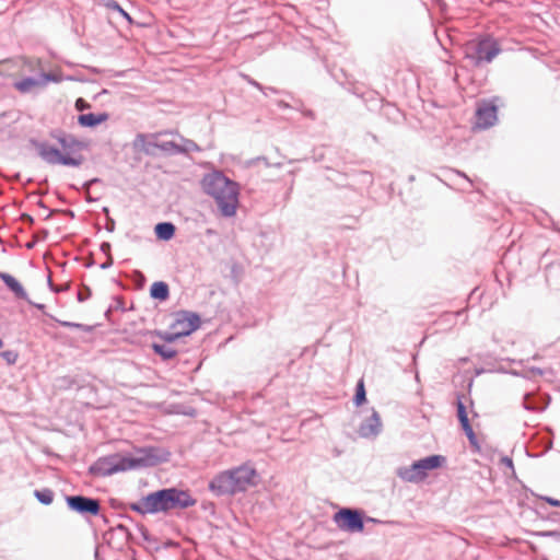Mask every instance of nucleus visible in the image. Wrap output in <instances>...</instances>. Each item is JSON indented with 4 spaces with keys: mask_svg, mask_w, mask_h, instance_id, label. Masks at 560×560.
Segmentation results:
<instances>
[{
    "mask_svg": "<svg viewBox=\"0 0 560 560\" xmlns=\"http://www.w3.org/2000/svg\"><path fill=\"white\" fill-rule=\"evenodd\" d=\"M50 136L58 141L65 153L45 141H39L34 138H31L28 141L30 144L36 149L37 154L43 161L50 165L61 164L74 167L83 163L84 158L81 151L86 147L84 142L62 130H54Z\"/></svg>",
    "mask_w": 560,
    "mask_h": 560,
    "instance_id": "nucleus-1",
    "label": "nucleus"
},
{
    "mask_svg": "<svg viewBox=\"0 0 560 560\" xmlns=\"http://www.w3.org/2000/svg\"><path fill=\"white\" fill-rule=\"evenodd\" d=\"M196 503L197 500L188 491L171 487L151 492L129 506L133 512L145 515L167 513L176 509H188L196 505Z\"/></svg>",
    "mask_w": 560,
    "mask_h": 560,
    "instance_id": "nucleus-2",
    "label": "nucleus"
},
{
    "mask_svg": "<svg viewBox=\"0 0 560 560\" xmlns=\"http://www.w3.org/2000/svg\"><path fill=\"white\" fill-rule=\"evenodd\" d=\"M203 191L212 197L221 215H235L238 206L240 186L222 172L214 171L206 174L201 180Z\"/></svg>",
    "mask_w": 560,
    "mask_h": 560,
    "instance_id": "nucleus-3",
    "label": "nucleus"
},
{
    "mask_svg": "<svg viewBox=\"0 0 560 560\" xmlns=\"http://www.w3.org/2000/svg\"><path fill=\"white\" fill-rule=\"evenodd\" d=\"M257 470L248 463L215 475L209 482V490L217 497L234 495L256 485Z\"/></svg>",
    "mask_w": 560,
    "mask_h": 560,
    "instance_id": "nucleus-4",
    "label": "nucleus"
},
{
    "mask_svg": "<svg viewBox=\"0 0 560 560\" xmlns=\"http://www.w3.org/2000/svg\"><path fill=\"white\" fill-rule=\"evenodd\" d=\"M445 462L446 458L443 455H430L413 462L410 466L397 468L396 475L406 482L418 483L428 477L429 470L442 467Z\"/></svg>",
    "mask_w": 560,
    "mask_h": 560,
    "instance_id": "nucleus-5",
    "label": "nucleus"
},
{
    "mask_svg": "<svg viewBox=\"0 0 560 560\" xmlns=\"http://www.w3.org/2000/svg\"><path fill=\"white\" fill-rule=\"evenodd\" d=\"M501 52L500 45L491 37L482 38L466 47L465 57L476 67L490 63Z\"/></svg>",
    "mask_w": 560,
    "mask_h": 560,
    "instance_id": "nucleus-6",
    "label": "nucleus"
},
{
    "mask_svg": "<svg viewBox=\"0 0 560 560\" xmlns=\"http://www.w3.org/2000/svg\"><path fill=\"white\" fill-rule=\"evenodd\" d=\"M127 470H131L129 456L119 454L100 457L89 467V474L93 477H107Z\"/></svg>",
    "mask_w": 560,
    "mask_h": 560,
    "instance_id": "nucleus-7",
    "label": "nucleus"
},
{
    "mask_svg": "<svg viewBox=\"0 0 560 560\" xmlns=\"http://www.w3.org/2000/svg\"><path fill=\"white\" fill-rule=\"evenodd\" d=\"M139 456H129L130 469L151 467L170 459L171 453L160 446H148L138 450Z\"/></svg>",
    "mask_w": 560,
    "mask_h": 560,
    "instance_id": "nucleus-8",
    "label": "nucleus"
},
{
    "mask_svg": "<svg viewBox=\"0 0 560 560\" xmlns=\"http://www.w3.org/2000/svg\"><path fill=\"white\" fill-rule=\"evenodd\" d=\"M338 528L349 533H360L364 529V513L361 510L343 508L334 515Z\"/></svg>",
    "mask_w": 560,
    "mask_h": 560,
    "instance_id": "nucleus-9",
    "label": "nucleus"
},
{
    "mask_svg": "<svg viewBox=\"0 0 560 560\" xmlns=\"http://www.w3.org/2000/svg\"><path fill=\"white\" fill-rule=\"evenodd\" d=\"M66 503L69 510L83 517L97 516L101 512V502L95 498L82 494L67 495Z\"/></svg>",
    "mask_w": 560,
    "mask_h": 560,
    "instance_id": "nucleus-10",
    "label": "nucleus"
},
{
    "mask_svg": "<svg viewBox=\"0 0 560 560\" xmlns=\"http://www.w3.org/2000/svg\"><path fill=\"white\" fill-rule=\"evenodd\" d=\"M499 97L482 100L478 103L476 109V126L480 129H488L495 125L498 120Z\"/></svg>",
    "mask_w": 560,
    "mask_h": 560,
    "instance_id": "nucleus-11",
    "label": "nucleus"
},
{
    "mask_svg": "<svg viewBox=\"0 0 560 560\" xmlns=\"http://www.w3.org/2000/svg\"><path fill=\"white\" fill-rule=\"evenodd\" d=\"M200 326V316L197 313L182 311L177 314L173 327L179 331L182 336H188Z\"/></svg>",
    "mask_w": 560,
    "mask_h": 560,
    "instance_id": "nucleus-12",
    "label": "nucleus"
},
{
    "mask_svg": "<svg viewBox=\"0 0 560 560\" xmlns=\"http://www.w3.org/2000/svg\"><path fill=\"white\" fill-rule=\"evenodd\" d=\"M135 144H141L147 154H153L152 149H159L171 155L178 154V143L174 141H147V136L143 133L137 135Z\"/></svg>",
    "mask_w": 560,
    "mask_h": 560,
    "instance_id": "nucleus-13",
    "label": "nucleus"
},
{
    "mask_svg": "<svg viewBox=\"0 0 560 560\" xmlns=\"http://www.w3.org/2000/svg\"><path fill=\"white\" fill-rule=\"evenodd\" d=\"M382 431V421L377 411L365 419L359 427V435L361 438L370 439L377 436Z\"/></svg>",
    "mask_w": 560,
    "mask_h": 560,
    "instance_id": "nucleus-14",
    "label": "nucleus"
},
{
    "mask_svg": "<svg viewBox=\"0 0 560 560\" xmlns=\"http://www.w3.org/2000/svg\"><path fill=\"white\" fill-rule=\"evenodd\" d=\"M0 279L3 281V283L14 294L16 299L24 300L27 303H32L23 285L13 276L7 272H0Z\"/></svg>",
    "mask_w": 560,
    "mask_h": 560,
    "instance_id": "nucleus-15",
    "label": "nucleus"
},
{
    "mask_svg": "<svg viewBox=\"0 0 560 560\" xmlns=\"http://www.w3.org/2000/svg\"><path fill=\"white\" fill-rule=\"evenodd\" d=\"M107 119H108L107 113H98V114L88 113V114L79 115L78 124L81 127L93 128V127H96V126L101 125L102 122L106 121Z\"/></svg>",
    "mask_w": 560,
    "mask_h": 560,
    "instance_id": "nucleus-16",
    "label": "nucleus"
},
{
    "mask_svg": "<svg viewBox=\"0 0 560 560\" xmlns=\"http://www.w3.org/2000/svg\"><path fill=\"white\" fill-rule=\"evenodd\" d=\"M544 401H546L544 398L527 393L523 398V407L528 411H542L547 407Z\"/></svg>",
    "mask_w": 560,
    "mask_h": 560,
    "instance_id": "nucleus-17",
    "label": "nucleus"
},
{
    "mask_svg": "<svg viewBox=\"0 0 560 560\" xmlns=\"http://www.w3.org/2000/svg\"><path fill=\"white\" fill-rule=\"evenodd\" d=\"M14 86L21 93H30L35 88H43V80L35 77H25L14 83Z\"/></svg>",
    "mask_w": 560,
    "mask_h": 560,
    "instance_id": "nucleus-18",
    "label": "nucleus"
},
{
    "mask_svg": "<svg viewBox=\"0 0 560 560\" xmlns=\"http://www.w3.org/2000/svg\"><path fill=\"white\" fill-rule=\"evenodd\" d=\"M176 228L172 222H160L155 225L154 232L159 240L170 241L175 235Z\"/></svg>",
    "mask_w": 560,
    "mask_h": 560,
    "instance_id": "nucleus-19",
    "label": "nucleus"
},
{
    "mask_svg": "<svg viewBox=\"0 0 560 560\" xmlns=\"http://www.w3.org/2000/svg\"><path fill=\"white\" fill-rule=\"evenodd\" d=\"M150 295L154 300L165 301L170 296L168 284L164 281H156L150 288Z\"/></svg>",
    "mask_w": 560,
    "mask_h": 560,
    "instance_id": "nucleus-20",
    "label": "nucleus"
},
{
    "mask_svg": "<svg viewBox=\"0 0 560 560\" xmlns=\"http://www.w3.org/2000/svg\"><path fill=\"white\" fill-rule=\"evenodd\" d=\"M465 396L463 394H457L456 396V416L459 421L460 427H464L466 424H470L469 418H468V411L466 401H464Z\"/></svg>",
    "mask_w": 560,
    "mask_h": 560,
    "instance_id": "nucleus-21",
    "label": "nucleus"
},
{
    "mask_svg": "<svg viewBox=\"0 0 560 560\" xmlns=\"http://www.w3.org/2000/svg\"><path fill=\"white\" fill-rule=\"evenodd\" d=\"M152 349L154 353L159 354L163 360L167 361L176 357L177 351L172 347L161 343H153Z\"/></svg>",
    "mask_w": 560,
    "mask_h": 560,
    "instance_id": "nucleus-22",
    "label": "nucleus"
},
{
    "mask_svg": "<svg viewBox=\"0 0 560 560\" xmlns=\"http://www.w3.org/2000/svg\"><path fill=\"white\" fill-rule=\"evenodd\" d=\"M34 495L42 504L49 505L54 501L55 493L49 488H43L35 490Z\"/></svg>",
    "mask_w": 560,
    "mask_h": 560,
    "instance_id": "nucleus-23",
    "label": "nucleus"
},
{
    "mask_svg": "<svg viewBox=\"0 0 560 560\" xmlns=\"http://www.w3.org/2000/svg\"><path fill=\"white\" fill-rule=\"evenodd\" d=\"M183 144H178V154H186L189 152H199L200 147L190 139L182 138Z\"/></svg>",
    "mask_w": 560,
    "mask_h": 560,
    "instance_id": "nucleus-24",
    "label": "nucleus"
},
{
    "mask_svg": "<svg viewBox=\"0 0 560 560\" xmlns=\"http://www.w3.org/2000/svg\"><path fill=\"white\" fill-rule=\"evenodd\" d=\"M52 319H55L59 325H61L62 327H67V328H72V329H78V330H81V331H85V332H91L93 327L92 326H89V325H84V324H80V323H73V322H68V320H60V319H57L55 318L54 316L49 315Z\"/></svg>",
    "mask_w": 560,
    "mask_h": 560,
    "instance_id": "nucleus-25",
    "label": "nucleus"
},
{
    "mask_svg": "<svg viewBox=\"0 0 560 560\" xmlns=\"http://www.w3.org/2000/svg\"><path fill=\"white\" fill-rule=\"evenodd\" d=\"M353 400L357 406L362 405L366 400V393H365L364 384L362 381H360L357 384L355 395H354Z\"/></svg>",
    "mask_w": 560,
    "mask_h": 560,
    "instance_id": "nucleus-26",
    "label": "nucleus"
},
{
    "mask_svg": "<svg viewBox=\"0 0 560 560\" xmlns=\"http://www.w3.org/2000/svg\"><path fill=\"white\" fill-rule=\"evenodd\" d=\"M106 7L112 10V11H116L117 13H119L125 20H127L129 23H132V19L131 16L129 15L128 12H126L121 7L120 4L117 2V1H114V0H110Z\"/></svg>",
    "mask_w": 560,
    "mask_h": 560,
    "instance_id": "nucleus-27",
    "label": "nucleus"
},
{
    "mask_svg": "<svg viewBox=\"0 0 560 560\" xmlns=\"http://www.w3.org/2000/svg\"><path fill=\"white\" fill-rule=\"evenodd\" d=\"M463 431L465 432L470 445L472 446H476V447H479L478 445V439L474 432V429L471 427V424H466L464 427H462Z\"/></svg>",
    "mask_w": 560,
    "mask_h": 560,
    "instance_id": "nucleus-28",
    "label": "nucleus"
},
{
    "mask_svg": "<svg viewBox=\"0 0 560 560\" xmlns=\"http://www.w3.org/2000/svg\"><path fill=\"white\" fill-rule=\"evenodd\" d=\"M463 431L465 432L470 445L472 446H476V447H479L478 445V439L474 432V429L471 427V424H466L464 427H462Z\"/></svg>",
    "mask_w": 560,
    "mask_h": 560,
    "instance_id": "nucleus-29",
    "label": "nucleus"
},
{
    "mask_svg": "<svg viewBox=\"0 0 560 560\" xmlns=\"http://www.w3.org/2000/svg\"><path fill=\"white\" fill-rule=\"evenodd\" d=\"M91 294V289L88 285L82 284L77 293V300L79 302H85L90 299Z\"/></svg>",
    "mask_w": 560,
    "mask_h": 560,
    "instance_id": "nucleus-30",
    "label": "nucleus"
},
{
    "mask_svg": "<svg viewBox=\"0 0 560 560\" xmlns=\"http://www.w3.org/2000/svg\"><path fill=\"white\" fill-rule=\"evenodd\" d=\"M1 357L3 360L7 361L8 364H15L19 358V354L16 351L13 350H5L1 352Z\"/></svg>",
    "mask_w": 560,
    "mask_h": 560,
    "instance_id": "nucleus-31",
    "label": "nucleus"
},
{
    "mask_svg": "<svg viewBox=\"0 0 560 560\" xmlns=\"http://www.w3.org/2000/svg\"><path fill=\"white\" fill-rule=\"evenodd\" d=\"M158 335L166 342H174L178 338L183 337L178 330L175 332H158Z\"/></svg>",
    "mask_w": 560,
    "mask_h": 560,
    "instance_id": "nucleus-32",
    "label": "nucleus"
},
{
    "mask_svg": "<svg viewBox=\"0 0 560 560\" xmlns=\"http://www.w3.org/2000/svg\"><path fill=\"white\" fill-rule=\"evenodd\" d=\"M39 80H43V86H45L48 82H57L58 78L52 73H42Z\"/></svg>",
    "mask_w": 560,
    "mask_h": 560,
    "instance_id": "nucleus-33",
    "label": "nucleus"
},
{
    "mask_svg": "<svg viewBox=\"0 0 560 560\" xmlns=\"http://www.w3.org/2000/svg\"><path fill=\"white\" fill-rule=\"evenodd\" d=\"M540 500L545 501L546 503L550 504L551 506L560 508V500L547 497V495H539Z\"/></svg>",
    "mask_w": 560,
    "mask_h": 560,
    "instance_id": "nucleus-34",
    "label": "nucleus"
},
{
    "mask_svg": "<svg viewBox=\"0 0 560 560\" xmlns=\"http://www.w3.org/2000/svg\"><path fill=\"white\" fill-rule=\"evenodd\" d=\"M113 529H114V530H117V532H120V533H122V534H125V535H126V539H127V540H129V539L132 537V535H131L130 530H129V529H128V527H127L126 525H124V524H118V525H116Z\"/></svg>",
    "mask_w": 560,
    "mask_h": 560,
    "instance_id": "nucleus-35",
    "label": "nucleus"
},
{
    "mask_svg": "<svg viewBox=\"0 0 560 560\" xmlns=\"http://www.w3.org/2000/svg\"><path fill=\"white\" fill-rule=\"evenodd\" d=\"M244 78L246 79V81L253 85L254 88L258 89L259 91H261L264 94H266V90H265V86L261 85L259 82H257L256 80L252 79L248 75H244Z\"/></svg>",
    "mask_w": 560,
    "mask_h": 560,
    "instance_id": "nucleus-36",
    "label": "nucleus"
},
{
    "mask_svg": "<svg viewBox=\"0 0 560 560\" xmlns=\"http://www.w3.org/2000/svg\"><path fill=\"white\" fill-rule=\"evenodd\" d=\"M501 464L504 465L505 467L510 468L512 471H514V465H513V460L511 457L503 456L501 458Z\"/></svg>",
    "mask_w": 560,
    "mask_h": 560,
    "instance_id": "nucleus-37",
    "label": "nucleus"
},
{
    "mask_svg": "<svg viewBox=\"0 0 560 560\" xmlns=\"http://www.w3.org/2000/svg\"><path fill=\"white\" fill-rule=\"evenodd\" d=\"M90 107L89 103H86L83 98H78L75 101V108L78 110H83L85 108Z\"/></svg>",
    "mask_w": 560,
    "mask_h": 560,
    "instance_id": "nucleus-38",
    "label": "nucleus"
},
{
    "mask_svg": "<svg viewBox=\"0 0 560 560\" xmlns=\"http://www.w3.org/2000/svg\"><path fill=\"white\" fill-rule=\"evenodd\" d=\"M100 248H101V250H102L104 254H106L108 257L110 256V254H109V253H110V248H112V246H110V244H109L108 242H103V243L101 244V247H100Z\"/></svg>",
    "mask_w": 560,
    "mask_h": 560,
    "instance_id": "nucleus-39",
    "label": "nucleus"
},
{
    "mask_svg": "<svg viewBox=\"0 0 560 560\" xmlns=\"http://www.w3.org/2000/svg\"><path fill=\"white\" fill-rule=\"evenodd\" d=\"M21 220H22V222H24L26 224H33L34 223L33 217L27 214V213H22L21 214Z\"/></svg>",
    "mask_w": 560,
    "mask_h": 560,
    "instance_id": "nucleus-40",
    "label": "nucleus"
},
{
    "mask_svg": "<svg viewBox=\"0 0 560 560\" xmlns=\"http://www.w3.org/2000/svg\"><path fill=\"white\" fill-rule=\"evenodd\" d=\"M265 90H266V96H268V93H273V94H283L284 92L283 91H280L276 88H272V86H265Z\"/></svg>",
    "mask_w": 560,
    "mask_h": 560,
    "instance_id": "nucleus-41",
    "label": "nucleus"
},
{
    "mask_svg": "<svg viewBox=\"0 0 560 560\" xmlns=\"http://www.w3.org/2000/svg\"><path fill=\"white\" fill-rule=\"evenodd\" d=\"M105 228L108 232H113L115 230V221L112 218H107Z\"/></svg>",
    "mask_w": 560,
    "mask_h": 560,
    "instance_id": "nucleus-42",
    "label": "nucleus"
},
{
    "mask_svg": "<svg viewBox=\"0 0 560 560\" xmlns=\"http://www.w3.org/2000/svg\"><path fill=\"white\" fill-rule=\"evenodd\" d=\"M542 536L555 537L560 540V532H556V530L546 532L542 534Z\"/></svg>",
    "mask_w": 560,
    "mask_h": 560,
    "instance_id": "nucleus-43",
    "label": "nucleus"
},
{
    "mask_svg": "<svg viewBox=\"0 0 560 560\" xmlns=\"http://www.w3.org/2000/svg\"><path fill=\"white\" fill-rule=\"evenodd\" d=\"M97 182H98V178H92V179H90V180H88V182H85V183L83 184V188H84L85 190H89V189H90V187H91L94 183H97Z\"/></svg>",
    "mask_w": 560,
    "mask_h": 560,
    "instance_id": "nucleus-44",
    "label": "nucleus"
},
{
    "mask_svg": "<svg viewBox=\"0 0 560 560\" xmlns=\"http://www.w3.org/2000/svg\"><path fill=\"white\" fill-rule=\"evenodd\" d=\"M112 264H113V259H112V257L109 256V257H108V260H107L106 262H104V264H102V265H101V268H102V269H106V268H108L109 266H112Z\"/></svg>",
    "mask_w": 560,
    "mask_h": 560,
    "instance_id": "nucleus-45",
    "label": "nucleus"
},
{
    "mask_svg": "<svg viewBox=\"0 0 560 560\" xmlns=\"http://www.w3.org/2000/svg\"><path fill=\"white\" fill-rule=\"evenodd\" d=\"M277 105L280 107V108H290V105L284 102V101H278L277 102Z\"/></svg>",
    "mask_w": 560,
    "mask_h": 560,
    "instance_id": "nucleus-46",
    "label": "nucleus"
},
{
    "mask_svg": "<svg viewBox=\"0 0 560 560\" xmlns=\"http://www.w3.org/2000/svg\"><path fill=\"white\" fill-rule=\"evenodd\" d=\"M530 372L533 374H537V375H542L544 374V371L541 369H539V368H532Z\"/></svg>",
    "mask_w": 560,
    "mask_h": 560,
    "instance_id": "nucleus-47",
    "label": "nucleus"
},
{
    "mask_svg": "<svg viewBox=\"0 0 560 560\" xmlns=\"http://www.w3.org/2000/svg\"><path fill=\"white\" fill-rule=\"evenodd\" d=\"M31 305L35 306L37 310L39 311H44L45 310V305L44 304H40V303H30Z\"/></svg>",
    "mask_w": 560,
    "mask_h": 560,
    "instance_id": "nucleus-48",
    "label": "nucleus"
},
{
    "mask_svg": "<svg viewBox=\"0 0 560 560\" xmlns=\"http://www.w3.org/2000/svg\"><path fill=\"white\" fill-rule=\"evenodd\" d=\"M465 314V311L464 310H460V311H457L455 313H452L450 314L451 316H454V317H459V316H463Z\"/></svg>",
    "mask_w": 560,
    "mask_h": 560,
    "instance_id": "nucleus-49",
    "label": "nucleus"
},
{
    "mask_svg": "<svg viewBox=\"0 0 560 560\" xmlns=\"http://www.w3.org/2000/svg\"><path fill=\"white\" fill-rule=\"evenodd\" d=\"M48 284H49V288H50L52 291H55V292L61 291V289H56V288L54 287V284H52V281H51V279H50V277L48 278Z\"/></svg>",
    "mask_w": 560,
    "mask_h": 560,
    "instance_id": "nucleus-50",
    "label": "nucleus"
},
{
    "mask_svg": "<svg viewBox=\"0 0 560 560\" xmlns=\"http://www.w3.org/2000/svg\"><path fill=\"white\" fill-rule=\"evenodd\" d=\"M142 536H143V538H144L145 540H150V536H149V533H148V530H147V529H143V530H142Z\"/></svg>",
    "mask_w": 560,
    "mask_h": 560,
    "instance_id": "nucleus-51",
    "label": "nucleus"
},
{
    "mask_svg": "<svg viewBox=\"0 0 560 560\" xmlns=\"http://www.w3.org/2000/svg\"><path fill=\"white\" fill-rule=\"evenodd\" d=\"M305 116L310 117V118H314V113L313 110L308 109L304 113Z\"/></svg>",
    "mask_w": 560,
    "mask_h": 560,
    "instance_id": "nucleus-52",
    "label": "nucleus"
},
{
    "mask_svg": "<svg viewBox=\"0 0 560 560\" xmlns=\"http://www.w3.org/2000/svg\"><path fill=\"white\" fill-rule=\"evenodd\" d=\"M366 522H371V523H381V521L376 520V518H373V517H366Z\"/></svg>",
    "mask_w": 560,
    "mask_h": 560,
    "instance_id": "nucleus-53",
    "label": "nucleus"
},
{
    "mask_svg": "<svg viewBox=\"0 0 560 560\" xmlns=\"http://www.w3.org/2000/svg\"><path fill=\"white\" fill-rule=\"evenodd\" d=\"M556 517H560V513H552L549 515V518L556 520Z\"/></svg>",
    "mask_w": 560,
    "mask_h": 560,
    "instance_id": "nucleus-54",
    "label": "nucleus"
},
{
    "mask_svg": "<svg viewBox=\"0 0 560 560\" xmlns=\"http://www.w3.org/2000/svg\"><path fill=\"white\" fill-rule=\"evenodd\" d=\"M457 175L464 177L466 180L470 182V179L463 173V172H457Z\"/></svg>",
    "mask_w": 560,
    "mask_h": 560,
    "instance_id": "nucleus-55",
    "label": "nucleus"
},
{
    "mask_svg": "<svg viewBox=\"0 0 560 560\" xmlns=\"http://www.w3.org/2000/svg\"><path fill=\"white\" fill-rule=\"evenodd\" d=\"M259 160L264 161V162H265V164H266L267 166H269V165H270V164L267 162V159H266V158H260Z\"/></svg>",
    "mask_w": 560,
    "mask_h": 560,
    "instance_id": "nucleus-56",
    "label": "nucleus"
},
{
    "mask_svg": "<svg viewBox=\"0 0 560 560\" xmlns=\"http://www.w3.org/2000/svg\"><path fill=\"white\" fill-rule=\"evenodd\" d=\"M152 139H156L159 137V133H153L150 136Z\"/></svg>",
    "mask_w": 560,
    "mask_h": 560,
    "instance_id": "nucleus-57",
    "label": "nucleus"
},
{
    "mask_svg": "<svg viewBox=\"0 0 560 560\" xmlns=\"http://www.w3.org/2000/svg\"><path fill=\"white\" fill-rule=\"evenodd\" d=\"M38 206L42 207V208H46V206L44 205L43 201H38Z\"/></svg>",
    "mask_w": 560,
    "mask_h": 560,
    "instance_id": "nucleus-58",
    "label": "nucleus"
},
{
    "mask_svg": "<svg viewBox=\"0 0 560 560\" xmlns=\"http://www.w3.org/2000/svg\"><path fill=\"white\" fill-rule=\"evenodd\" d=\"M14 179H20V174H16V175L14 176Z\"/></svg>",
    "mask_w": 560,
    "mask_h": 560,
    "instance_id": "nucleus-59",
    "label": "nucleus"
},
{
    "mask_svg": "<svg viewBox=\"0 0 560 560\" xmlns=\"http://www.w3.org/2000/svg\"><path fill=\"white\" fill-rule=\"evenodd\" d=\"M4 116H5V113H1V114H0V118H1V117H4Z\"/></svg>",
    "mask_w": 560,
    "mask_h": 560,
    "instance_id": "nucleus-60",
    "label": "nucleus"
},
{
    "mask_svg": "<svg viewBox=\"0 0 560 560\" xmlns=\"http://www.w3.org/2000/svg\"><path fill=\"white\" fill-rule=\"evenodd\" d=\"M2 346H3V342H2V340L0 339V348H1Z\"/></svg>",
    "mask_w": 560,
    "mask_h": 560,
    "instance_id": "nucleus-61",
    "label": "nucleus"
}]
</instances>
